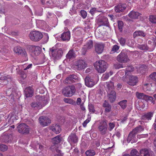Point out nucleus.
<instances>
[{
	"label": "nucleus",
	"mask_w": 156,
	"mask_h": 156,
	"mask_svg": "<svg viewBox=\"0 0 156 156\" xmlns=\"http://www.w3.org/2000/svg\"><path fill=\"white\" fill-rule=\"evenodd\" d=\"M85 82L86 85L89 87H92L96 83L94 79L89 76L86 77Z\"/></svg>",
	"instance_id": "obj_17"
},
{
	"label": "nucleus",
	"mask_w": 156,
	"mask_h": 156,
	"mask_svg": "<svg viewBox=\"0 0 156 156\" xmlns=\"http://www.w3.org/2000/svg\"><path fill=\"white\" fill-rule=\"evenodd\" d=\"M107 91L108 94V100L110 102H114L116 98V93L114 90L113 83L110 81L107 83Z\"/></svg>",
	"instance_id": "obj_1"
},
{
	"label": "nucleus",
	"mask_w": 156,
	"mask_h": 156,
	"mask_svg": "<svg viewBox=\"0 0 156 156\" xmlns=\"http://www.w3.org/2000/svg\"><path fill=\"white\" fill-rule=\"evenodd\" d=\"M133 67L132 66H129L126 68V71L123 70L125 72V75L126 76V77H127V76H129V72L133 71Z\"/></svg>",
	"instance_id": "obj_40"
},
{
	"label": "nucleus",
	"mask_w": 156,
	"mask_h": 156,
	"mask_svg": "<svg viewBox=\"0 0 156 156\" xmlns=\"http://www.w3.org/2000/svg\"><path fill=\"white\" fill-rule=\"evenodd\" d=\"M90 120L88 119L85 121L83 123V127H85L86 126L87 124L90 121Z\"/></svg>",
	"instance_id": "obj_60"
},
{
	"label": "nucleus",
	"mask_w": 156,
	"mask_h": 156,
	"mask_svg": "<svg viewBox=\"0 0 156 156\" xmlns=\"http://www.w3.org/2000/svg\"><path fill=\"white\" fill-rule=\"evenodd\" d=\"M114 66L116 69H119L120 68H123L122 64L119 63L114 64Z\"/></svg>",
	"instance_id": "obj_56"
},
{
	"label": "nucleus",
	"mask_w": 156,
	"mask_h": 156,
	"mask_svg": "<svg viewBox=\"0 0 156 156\" xmlns=\"http://www.w3.org/2000/svg\"><path fill=\"white\" fill-rule=\"evenodd\" d=\"M147 66L145 65H143L140 66L138 69V70L142 74L144 73L145 72L147 69Z\"/></svg>",
	"instance_id": "obj_39"
},
{
	"label": "nucleus",
	"mask_w": 156,
	"mask_h": 156,
	"mask_svg": "<svg viewBox=\"0 0 156 156\" xmlns=\"http://www.w3.org/2000/svg\"><path fill=\"white\" fill-rule=\"evenodd\" d=\"M18 132L23 134H27L29 133V127L26 124L22 123L19 124L17 127Z\"/></svg>",
	"instance_id": "obj_8"
},
{
	"label": "nucleus",
	"mask_w": 156,
	"mask_h": 156,
	"mask_svg": "<svg viewBox=\"0 0 156 156\" xmlns=\"http://www.w3.org/2000/svg\"><path fill=\"white\" fill-rule=\"evenodd\" d=\"M81 102V100L80 98H78L77 99L76 103L77 105H79L80 104V103Z\"/></svg>",
	"instance_id": "obj_64"
},
{
	"label": "nucleus",
	"mask_w": 156,
	"mask_h": 156,
	"mask_svg": "<svg viewBox=\"0 0 156 156\" xmlns=\"http://www.w3.org/2000/svg\"><path fill=\"white\" fill-rule=\"evenodd\" d=\"M109 76V74L108 73H105L102 76V78L104 80H107Z\"/></svg>",
	"instance_id": "obj_58"
},
{
	"label": "nucleus",
	"mask_w": 156,
	"mask_h": 156,
	"mask_svg": "<svg viewBox=\"0 0 156 156\" xmlns=\"http://www.w3.org/2000/svg\"><path fill=\"white\" fill-rule=\"evenodd\" d=\"M9 80L10 81L11 80V79L9 76H2L1 77H0V80Z\"/></svg>",
	"instance_id": "obj_55"
},
{
	"label": "nucleus",
	"mask_w": 156,
	"mask_h": 156,
	"mask_svg": "<svg viewBox=\"0 0 156 156\" xmlns=\"http://www.w3.org/2000/svg\"><path fill=\"white\" fill-rule=\"evenodd\" d=\"M73 86L75 87V89L76 90V89L79 90L82 87V85L80 83H78L72 85Z\"/></svg>",
	"instance_id": "obj_54"
},
{
	"label": "nucleus",
	"mask_w": 156,
	"mask_h": 156,
	"mask_svg": "<svg viewBox=\"0 0 156 156\" xmlns=\"http://www.w3.org/2000/svg\"><path fill=\"white\" fill-rule=\"evenodd\" d=\"M118 40L120 44L122 46H124L125 45L126 40L125 38L121 37L118 38Z\"/></svg>",
	"instance_id": "obj_41"
},
{
	"label": "nucleus",
	"mask_w": 156,
	"mask_h": 156,
	"mask_svg": "<svg viewBox=\"0 0 156 156\" xmlns=\"http://www.w3.org/2000/svg\"><path fill=\"white\" fill-rule=\"evenodd\" d=\"M110 105H111L109 103H108V102H107L106 101H105L104 103L103 104V107L105 108L108 107Z\"/></svg>",
	"instance_id": "obj_61"
},
{
	"label": "nucleus",
	"mask_w": 156,
	"mask_h": 156,
	"mask_svg": "<svg viewBox=\"0 0 156 156\" xmlns=\"http://www.w3.org/2000/svg\"><path fill=\"white\" fill-rule=\"evenodd\" d=\"M49 53L51 54L52 56L56 59L60 58L62 55L63 52L62 49L55 48V47H53L50 48Z\"/></svg>",
	"instance_id": "obj_4"
},
{
	"label": "nucleus",
	"mask_w": 156,
	"mask_h": 156,
	"mask_svg": "<svg viewBox=\"0 0 156 156\" xmlns=\"http://www.w3.org/2000/svg\"><path fill=\"white\" fill-rule=\"evenodd\" d=\"M140 152V156H150L149 152L146 149H142Z\"/></svg>",
	"instance_id": "obj_35"
},
{
	"label": "nucleus",
	"mask_w": 156,
	"mask_h": 156,
	"mask_svg": "<svg viewBox=\"0 0 156 156\" xmlns=\"http://www.w3.org/2000/svg\"><path fill=\"white\" fill-rule=\"evenodd\" d=\"M138 82V78L136 76H133L129 74V80L127 83L131 86L136 85Z\"/></svg>",
	"instance_id": "obj_15"
},
{
	"label": "nucleus",
	"mask_w": 156,
	"mask_h": 156,
	"mask_svg": "<svg viewBox=\"0 0 156 156\" xmlns=\"http://www.w3.org/2000/svg\"><path fill=\"white\" fill-rule=\"evenodd\" d=\"M131 155L129 154H124L123 156H139L138 151L136 149L132 150L130 152Z\"/></svg>",
	"instance_id": "obj_37"
},
{
	"label": "nucleus",
	"mask_w": 156,
	"mask_h": 156,
	"mask_svg": "<svg viewBox=\"0 0 156 156\" xmlns=\"http://www.w3.org/2000/svg\"><path fill=\"white\" fill-rule=\"evenodd\" d=\"M81 16L83 18L85 19L87 16V13L86 12L83 10H82L80 11Z\"/></svg>",
	"instance_id": "obj_51"
},
{
	"label": "nucleus",
	"mask_w": 156,
	"mask_h": 156,
	"mask_svg": "<svg viewBox=\"0 0 156 156\" xmlns=\"http://www.w3.org/2000/svg\"><path fill=\"white\" fill-rule=\"evenodd\" d=\"M144 126H139L136 127L132 130V132L136 135L137 133L141 132L144 130Z\"/></svg>",
	"instance_id": "obj_32"
},
{
	"label": "nucleus",
	"mask_w": 156,
	"mask_h": 156,
	"mask_svg": "<svg viewBox=\"0 0 156 156\" xmlns=\"http://www.w3.org/2000/svg\"><path fill=\"white\" fill-rule=\"evenodd\" d=\"M100 26H105L109 27L110 25L107 17H103L101 19L98 20Z\"/></svg>",
	"instance_id": "obj_21"
},
{
	"label": "nucleus",
	"mask_w": 156,
	"mask_h": 156,
	"mask_svg": "<svg viewBox=\"0 0 156 156\" xmlns=\"http://www.w3.org/2000/svg\"><path fill=\"white\" fill-rule=\"evenodd\" d=\"M131 52L133 54H136V51H130L125 49L122 50L121 53L117 56L116 57L117 60L120 63H126L129 60L128 56L127 55V53Z\"/></svg>",
	"instance_id": "obj_2"
},
{
	"label": "nucleus",
	"mask_w": 156,
	"mask_h": 156,
	"mask_svg": "<svg viewBox=\"0 0 156 156\" xmlns=\"http://www.w3.org/2000/svg\"><path fill=\"white\" fill-rule=\"evenodd\" d=\"M115 124L113 122H110L108 124V129L110 131H112L114 128Z\"/></svg>",
	"instance_id": "obj_48"
},
{
	"label": "nucleus",
	"mask_w": 156,
	"mask_h": 156,
	"mask_svg": "<svg viewBox=\"0 0 156 156\" xmlns=\"http://www.w3.org/2000/svg\"><path fill=\"white\" fill-rule=\"evenodd\" d=\"M105 45L102 43L95 44L94 45L95 51L98 54H101L103 51Z\"/></svg>",
	"instance_id": "obj_11"
},
{
	"label": "nucleus",
	"mask_w": 156,
	"mask_h": 156,
	"mask_svg": "<svg viewBox=\"0 0 156 156\" xmlns=\"http://www.w3.org/2000/svg\"><path fill=\"white\" fill-rule=\"evenodd\" d=\"M41 48L39 46H32L31 48V53L33 55L37 56L41 53Z\"/></svg>",
	"instance_id": "obj_20"
},
{
	"label": "nucleus",
	"mask_w": 156,
	"mask_h": 156,
	"mask_svg": "<svg viewBox=\"0 0 156 156\" xmlns=\"http://www.w3.org/2000/svg\"><path fill=\"white\" fill-rule=\"evenodd\" d=\"M30 39L32 41H37L41 40L43 37L42 34L37 31H31L29 34Z\"/></svg>",
	"instance_id": "obj_6"
},
{
	"label": "nucleus",
	"mask_w": 156,
	"mask_h": 156,
	"mask_svg": "<svg viewBox=\"0 0 156 156\" xmlns=\"http://www.w3.org/2000/svg\"><path fill=\"white\" fill-rule=\"evenodd\" d=\"M140 49L141 50H147L148 49V48L147 45L146 44H144L141 45L140 46Z\"/></svg>",
	"instance_id": "obj_57"
},
{
	"label": "nucleus",
	"mask_w": 156,
	"mask_h": 156,
	"mask_svg": "<svg viewBox=\"0 0 156 156\" xmlns=\"http://www.w3.org/2000/svg\"><path fill=\"white\" fill-rule=\"evenodd\" d=\"M74 31L75 32V33L76 34H81V32L80 30H77V29H75L74 30Z\"/></svg>",
	"instance_id": "obj_63"
},
{
	"label": "nucleus",
	"mask_w": 156,
	"mask_h": 156,
	"mask_svg": "<svg viewBox=\"0 0 156 156\" xmlns=\"http://www.w3.org/2000/svg\"><path fill=\"white\" fill-rule=\"evenodd\" d=\"M76 51L73 49L70 50L66 55V58L69 59L75 58L76 56Z\"/></svg>",
	"instance_id": "obj_28"
},
{
	"label": "nucleus",
	"mask_w": 156,
	"mask_h": 156,
	"mask_svg": "<svg viewBox=\"0 0 156 156\" xmlns=\"http://www.w3.org/2000/svg\"><path fill=\"white\" fill-rule=\"evenodd\" d=\"M32 66V64H29L27 66L25 69H24V70H25L27 72V73L29 74H31V72L30 70V68H31Z\"/></svg>",
	"instance_id": "obj_45"
},
{
	"label": "nucleus",
	"mask_w": 156,
	"mask_h": 156,
	"mask_svg": "<svg viewBox=\"0 0 156 156\" xmlns=\"http://www.w3.org/2000/svg\"><path fill=\"white\" fill-rule=\"evenodd\" d=\"M14 51L23 56L26 57L27 54L25 50L19 46L16 47L14 48Z\"/></svg>",
	"instance_id": "obj_18"
},
{
	"label": "nucleus",
	"mask_w": 156,
	"mask_h": 156,
	"mask_svg": "<svg viewBox=\"0 0 156 156\" xmlns=\"http://www.w3.org/2000/svg\"><path fill=\"white\" fill-rule=\"evenodd\" d=\"M149 39L150 40L148 41V44H151L152 48H154L156 45V37L154 35L150 36Z\"/></svg>",
	"instance_id": "obj_24"
},
{
	"label": "nucleus",
	"mask_w": 156,
	"mask_h": 156,
	"mask_svg": "<svg viewBox=\"0 0 156 156\" xmlns=\"http://www.w3.org/2000/svg\"><path fill=\"white\" fill-rule=\"evenodd\" d=\"M30 105L32 108L39 109L42 108L44 106L40 102H32Z\"/></svg>",
	"instance_id": "obj_30"
},
{
	"label": "nucleus",
	"mask_w": 156,
	"mask_h": 156,
	"mask_svg": "<svg viewBox=\"0 0 156 156\" xmlns=\"http://www.w3.org/2000/svg\"><path fill=\"white\" fill-rule=\"evenodd\" d=\"M20 73L21 77L23 79L27 77V74H28L27 71L24 70L22 71Z\"/></svg>",
	"instance_id": "obj_49"
},
{
	"label": "nucleus",
	"mask_w": 156,
	"mask_h": 156,
	"mask_svg": "<svg viewBox=\"0 0 156 156\" xmlns=\"http://www.w3.org/2000/svg\"><path fill=\"white\" fill-rule=\"evenodd\" d=\"M140 15L138 12L132 11L128 14V16L130 18L135 19H138Z\"/></svg>",
	"instance_id": "obj_29"
},
{
	"label": "nucleus",
	"mask_w": 156,
	"mask_h": 156,
	"mask_svg": "<svg viewBox=\"0 0 156 156\" xmlns=\"http://www.w3.org/2000/svg\"><path fill=\"white\" fill-rule=\"evenodd\" d=\"M39 121L40 124L44 126H47L51 123L49 119L44 116L40 117L39 118Z\"/></svg>",
	"instance_id": "obj_12"
},
{
	"label": "nucleus",
	"mask_w": 156,
	"mask_h": 156,
	"mask_svg": "<svg viewBox=\"0 0 156 156\" xmlns=\"http://www.w3.org/2000/svg\"><path fill=\"white\" fill-rule=\"evenodd\" d=\"M123 25V23L122 21H119L118 22V26L119 30L120 32H122V27Z\"/></svg>",
	"instance_id": "obj_44"
},
{
	"label": "nucleus",
	"mask_w": 156,
	"mask_h": 156,
	"mask_svg": "<svg viewBox=\"0 0 156 156\" xmlns=\"http://www.w3.org/2000/svg\"><path fill=\"white\" fill-rule=\"evenodd\" d=\"M78 79L77 76L75 75H71L69 76L64 81V83L70 84L75 82V80Z\"/></svg>",
	"instance_id": "obj_14"
},
{
	"label": "nucleus",
	"mask_w": 156,
	"mask_h": 156,
	"mask_svg": "<svg viewBox=\"0 0 156 156\" xmlns=\"http://www.w3.org/2000/svg\"><path fill=\"white\" fill-rule=\"evenodd\" d=\"M106 120L101 121L99 123L98 128L101 134L105 135L107 132L108 125Z\"/></svg>",
	"instance_id": "obj_7"
},
{
	"label": "nucleus",
	"mask_w": 156,
	"mask_h": 156,
	"mask_svg": "<svg viewBox=\"0 0 156 156\" xmlns=\"http://www.w3.org/2000/svg\"><path fill=\"white\" fill-rule=\"evenodd\" d=\"M136 134H134L132 132V131H131L129 134L127 139V141L128 143L131 142V143L135 142L136 140L135 139Z\"/></svg>",
	"instance_id": "obj_27"
},
{
	"label": "nucleus",
	"mask_w": 156,
	"mask_h": 156,
	"mask_svg": "<svg viewBox=\"0 0 156 156\" xmlns=\"http://www.w3.org/2000/svg\"><path fill=\"white\" fill-rule=\"evenodd\" d=\"M87 66V64L84 60H79L76 62L75 67L78 70L84 69Z\"/></svg>",
	"instance_id": "obj_10"
},
{
	"label": "nucleus",
	"mask_w": 156,
	"mask_h": 156,
	"mask_svg": "<svg viewBox=\"0 0 156 156\" xmlns=\"http://www.w3.org/2000/svg\"><path fill=\"white\" fill-rule=\"evenodd\" d=\"M136 97L139 99L144 100L145 101H151L153 99V97L145 94L143 93L136 92Z\"/></svg>",
	"instance_id": "obj_13"
},
{
	"label": "nucleus",
	"mask_w": 156,
	"mask_h": 156,
	"mask_svg": "<svg viewBox=\"0 0 156 156\" xmlns=\"http://www.w3.org/2000/svg\"><path fill=\"white\" fill-rule=\"evenodd\" d=\"M150 84L148 83L144 84L143 86V88L144 89L146 90H149L150 89Z\"/></svg>",
	"instance_id": "obj_53"
},
{
	"label": "nucleus",
	"mask_w": 156,
	"mask_h": 156,
	"mask_svg": "<svg viewBox=\"0 0 156 156\" xmlns=\"http://www.w3.org/2000/svg\"><path fill=\"white\" fill-rule=\"evenodd\" d=\"M126 6L125 4L120 3L115 7V10L116 12H122L126 9Z\"/></svg>",
	"instance_id": "obj_16"
},
{
	"label": "nucleus",
	"mask_w": 156,
	"mask_h": 156,
	"mask_svg": "<svg viewBox=\"0 0 156 156\" xmlns=\"http://www.w3.org/2000/svg\"><path fill=\"white\" fill-rule=\"evenodd\" d=\"M62 137L60 135H58L53 139V143L54 144H57L59 143L62 140Z\"/></svg>",
	"instance_id": "obj_34"
},
{
	"label": "nucleus",
	"mask_w": 156,
	"mask_h": 156,
	"mask_svg": "<svg viewBox=\"0 0 156 156\" xmlns=\"http://www.w3.org/2000/svg\"><path fill=\"white\" fill-rule=\"evenodd\" d=\"M61 38L63 41H69L70 38V32L68 31L63 32L61 35Z\"/></svg>",
	"instance_id": "obj_26"
},
{
	"label": "nucleus",
	"mask_w": 156,
	"mask_h": 156,
	"mask_svg": "<svg viewBox=\"0 0 156 156\" xmlns=\"http://www.w3.org/2000/svg\"><path fill=\"white\" fill-rule=\"evenodd\" d=\"M154 114L153 112H149L145 113L141 117V119L144 121L151 120Z\"/></svg>",
	"instance_id": "obj_22"
},
{
	"label": "nucleus",
	"mask_w": 156,
	"mask_h": 156,
	"mask_svg": "<svg viewBox=\"0 0 156 156\" xmlns=\"http://www.w3.org/2000/svg\"><path fill=\"white\" fill-rule=\"evenodd\" d=\"M94 66L98 73L104 72L107 68V64L105 61L99 60L96 61L94 64Z\"/></svg>",
	"instance_id": "obj_3"
},
{
	"label": "nucleus",
	"mask_w": 156,
	"mask_h": 156,
	"mask_svg": "<svg viewBox=\"0 0 156 156\" xmlns=\"http://www.w3.org/2000/svg\"><path fill=\"white\" fill-rule=\"evenodd\" d=\"M63 101L66 103L70 104H72L73 101L72 99L66 98H65L63 99Z\"/></svg>",
	"instance_id": "obj_52"
},
{
	"label": "nucleus",
	"mask_w": 156,
	"mask_h": 156,
	"mask_svg": "<svg viewBox=\"0 0 156 156\" xmlns=\"http://www.w3.org/2000/svg\"><path fill=\"white\" fill-rule=\"evenodd\" d=\"M127 101L126 100H124L119 102L117 104L119 105L123 109H125L127 107Z\"/></svg>",
	"instance_id": "obj_31"
},
{
	"label": "nucleus",
	"mask_w": 156,
	"mask_h": 156,
	"mask_svg": "<svg viewBox=\"0 0 156 156\" xmlns=\"http://www.w3.org/2000/svg\"><path fill=\"white\" fill-rule=\"evenodd\" d=\"M88 108L90 112H91L92 113H94L95 112L94 106L93 104L91 103H89Z\"/></svg>",
	"instance_id": "obj_43"
},
{
	"label": "nucleus",
	"mask_w": 156,
	"mask_h": 156,
	"mask_svg": "<svg viewBox=\"0 0 156 156\" xmlns=\"http://www.w3.org/2000/svg\"><path fill=\"white\" fill-rule=\"evenodd\" d=\"M8 149V147L5 145L3 144H0V151H5Z\"/></svg>",
	"instance_id": "obj_46"
},
{
	"label": "nucleus",
	"mask_w": 156,
	"mask_h": 156,
	"mask_svg": "<svg viewBox=\"0 0 156 156\" xmlns=\"http://www.w3.org/2000/svg\"><path fill=\"white\" fill-rule=\"evenodd\" d=\"M119 46L117 45H115L113 46L110 52V53L113 54L115 52L118 53V51L119 49Z\"/></svg>",
	"instance_id": "obj_36"
},
{
	"label": "nucleus",
	"mask_w": 156,
	"mask_h": 156,
	"mask_svg": "<svg viewBox=\"0 0 156 156\" xmlns=\"http://www.w3.org/2000/svg\"><path fill=\"white\" fill-rule=\"evenodd\" d=\"M50 130L56 134L59 133L61 131L60 126L57 124H54L49 127Z\"/></svg>",
	"instance_id": "obj_23"
},
{
	"label": "nucleus",
	"mask_w": 156,
	"mask_h": 156,
	"mask_svg": "<svg viewBox=\"0 0 156 156\" xmlns=\"http://www.w3.org/2000/svg\"><path fill=\"white\" fill-rule=\"evenodd\" d=\"M85 154L87 156H94L95 155L96 152L94 150L90 149L87 151Z\"/></svg>",
	"instance_id": "obj_38"
},
{
	"label": "nucleus",
	"mask_w": 156,
	"mask_h": 156,
	"mask_svg": "<svg viewBox=\"0 0 156 156\" xmlns=\"http://www.w3.org/2000/svg\"><path fill=\"white\" fill-rule=\"evenodd\" d=\"M4 138L5 139L4 141L6 143L9 142L11 140L9 139V136H5L4 137Z\"/></svg>",
	"instance_id": "obj_62"
},
{
	"label": "nucleus",
	"mask_w": 156,
	"mask_h": 156,
	"mask_svg": "<svg viewBox=\"0 0 156 156\" xmlns=\"http://www.w3.org/2000/svg\"><path fill=\"white\" fill-rule=\"evenodd\" d=\"M149 20L153 23H156V16L151 15L150 16Z\"/></svg>",
	"instance_id": "obj_42"
},
{
	"label": "nucleus",
	"mask_w": 156,
	"mask_h": 156,
	"mask_svg": "<svg viewBox=\"0 0 156 156\" xmlns=\"http://www.w3.org/2000/svg\"><path fill=\"white\" fill-rule=\"evenodd\" d=\"M68 142L70 144H75L78 141V138L75 133H71L68 138Z\"/></svg>",
	"instance_id": "obj_19"
},
{
	"label": "nucleus",
	"mask_w": 156,
	"mask_h": 156,
	"mask_svg": "<svg viewBox=\"0 0 156 156\" xmlns=\"http://www.w3.org/2000/svg\"><path fill=\"white\" fill-rule=\"evenodd\" d=\"M112 107L111 105L108 106V107H106L105 109V112H109L111 111Z\"/></svg>",
	"instance_id": "obj_59"
},
{
	"label": "nucleus",
	"mask_w": 156,
	"mask_h": 156,
	"mask_svg": "<svg viewBox=\"0 0 156 156\" xmlns=\"http://www.w3.org/2000/svg\"><path fill=\"white\" fill-rule=\"evenodd\" d=\"M98 12H100L97 10V9L95 8H92L90 10V12L92 15L93 16L94 14Z\"/></svg>",
	"instance_id": "obj_47"
},
{
	"label": "nucleus",
	"mask_w": 156,
	"mask_h": 156,
	"mask_svg": "<svg viewBox=\"0 0 156 156\" xmlns=\"http://www.w3.org/2000/svg\"><path fill=\"white\" fill-rule=\"evenodd\" d=\"M34 90L31 87H28L24 90V94L27 98L31 97L33 96Z\"/></svg>",
	"instance_id": "obj_25"
},
{
	"label": "nucleus",
	"mask_w": 156,
	"mask_h": 156,
	"mask_svg": "<svg viewBox=\"0 0 156 156\" xmlns=\"http://www.w3.org/2000/svg\"><path fill=\"white\" fill-rule=\"evenodd\" d=\"M150 78L153 80L156 81V72H154L150 75Z\"/></svg>",
	"instance_id": "obj_50"
},
{
	"label": "nucleus",
	"mask_w": 156,
	"mask_h": 156,
	"mask_svg": "<svg viewBox=\"0 0 156 156\" xmlns=\"http://www.w3.org/2000/svg\"><path fill=\"white\" fill-rule=\"evenodd\" d=\"M75 90L73 86H69L64 88L62 90L63 94L65 96L71 97L75 94Z\"/></svg>",
	"instance_id": "obj_5"
},
{
	"label": "nucleus",
	"mask_w": 156,
	"mask_h": 156,
	"mask_svg": "<svg viewBox=\"0 0 156 156\" xmlns=\"http://www.w3.org/2000/svg\"><path fill=\"white\" fill-rule=\"evenodd\" d=\"M93 43L92 40L88 41L83 47L82 49V54L85 55L87 51L93 47Z\"/></svg>",
	"instance_id": "obj_9"
},
{
	"label": "nucleus",
	"mask_w": 156,
	"mask_h": 156,
	"mask_svg": "<svg viewBox=\"0 0 156 156\" xmlns=\"http://www.w3.org/2000/svg\"><path fill=\"white\" fill-rule=\"evenodd\" d=\"M133 36L134 37L139 36L145 37L146 34L143 31L139 30L135 31L133 34Z\"/></svg>",
	"instance_id": "obj_33"
}]
</instances>
